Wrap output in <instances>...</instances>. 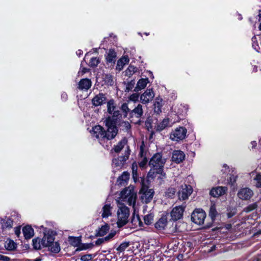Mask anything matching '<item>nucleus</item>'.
<instances>
[{"mask_svg": "<svg viewBox=\"0 0 261 261\" xmlns=\"http://www.w3.org/2000/svg\"><path fill=\"white\" fill-rule=\"evenodd\" d=\"M227 188L226 187H217L213 188L210 192V194L214 197H217L224 194L227 191Z\"/></svg>", "mask_w": 261, "mask_h": 261, "instance_id": "obj_18", "label": "nucleus"}, {"mask_svg": "<svg viewBox=\"0 0 261 261\" xmlns=\"http://www.w3.org/2000/svg\"><path fill=\"white\" fill-rule=\"evenodd\" d=\"M91 134L93 137L98 140L99 143L102 144L106 139V130L100 126L96 125L92 128Z\"/></svg>", "mask_w": 261, "mask_h": 261, "instance_id": "obj_6", "label": "nucleus"}, {"mask_svg": "<svg viewBox=\"0 0 261 261\" xmlns=\"http://www.w3.org/2000/svg\"><path fill=\"white\" fill-rule=\"evenodd\" d=\"M223 168V169H222V171L224 173H226V170L227 169H228V168H229V167L227 166V165L226 164H224Z\"/></svg>", "mask_w": 261, "mask_h": 261, "instance_id": "obj_61", "label": "nucleus"}, {"mask_svg": "<svg viewBox=\"0 0 261 261\" xmlns=\"http://www.w3.org/2000/svg\"><path fill=\"white\" fill-rule=\"evenodd\" d=\"M110 227L108 224H105L98 229L97 231V235L99 236H103L109 231Z\"/></svg>", "mask_w": 261, "mask_h": 261, "instance_id": "obj_36", "label": "nucleus"}, {"mask_svg": "<svg viewBox=\"0 0 261 261\" xmlns=\"http://www.w3.org/2000/svg\"><path fill=\"white\" fill-rule=\"evenodd\" d=\"M237 178V175H231L229 177V179H228V184L231 185H233L236 182Z\"/></svg>", "mask_w": 261, "mask_h": 261, "instance_id": "obj_53", "label": "nucleus"}, {"mask_svg": "<svg viewBox=\"0 0 261 261\" xmlns=\"http://www.w3.org/2000/svg\"><path fill=\"white\" fill-rule=\"evenodd\" d=\"M106 97L103 93H99L95 95L92 99V103L95 107L101 106L105 103Z\"/></svg>", "mask_w": 261, "mask_h": 261, "instance_id": "obj_16", "label": "nucleus"}, {"mask_svg": "<svg viewBox=\"0 0 261 261\" xmlns=\"http://www.w3.org/2000/svg\"><path fill=\"white\" fill-rule=\"evenodd\" d=\"M104 81L108 85L112 86L114 84L113 77L110 74H106L104 77Z\"/></svg>", "mask_w": 261, "mask_h": 261, "instance_id": "obj_45", "label": "nucleus"}, {"mask_svg": "<svg viewBox=\"0 0 261 261\" xmlns=\"http://www.w3.org/2000/svg\"><path fill=\"white\" fill-rule=\"evenodd\" d=\"M167 218L166 216L162 217L155 223V227L158 230H163L167 224Z\"/></svg>", "mask_w": 261, "mask_h": 261, "instance_id": "obj_25", "label": "nucleus"}, {"mask_svg": "<svg viewBox=\"0 0 261 261\" xmlns=\"http://www.w3.org/2000/svg\"><path fill=\"white\" fill-rule=\"evenodd\" d=\"M176 192V189L173 187H170L168 188L165 192V195L168 198H173L175 193Z\"/></svg>", "mask_w": 261, "mask_h": 261, "instance_id": "obj_43", "label": "nucleus"}, {"mask_svg": "<svg viewBox=\"0 0 261 261\" xmlns=\"http://www.w3.org/2000/svg\"><path fill=\"white\" fill-rule=\"evenodd\" d=\"M257 207V204L256 203H251L248 205L247 207H245L243 211L246 213H249L256 209Z\"/></svg>", "mask_w": 261, "mask_h": 261, "instance_id": "obj_48", "label": "nucleus"}, {"mask_svg": "<svg viewBox=\"0 0 261 261\" xmlns=\"http://www.w3.org/2000/svg\"><path fill=\"white\" fill-rule=\"evenodd\" d=\"M76 54L78 56L80 57L81 55L83 54V51L82 50L79 49L76 51Z\"/></svg>", "mask_w": 261, "mask_h": 261, "instance_id": "obj_63", "label": "nucleus"}, {"mask_svg": "<svg viewBox=\"0 0 261 261\" xmlns=\"http://www.w3.org/2000/svg\"><path fill=\"white\" fill-rule=\"evenodd\" d=\"M130 152L129 147L128 146H127L123 155L119 156L117 158L113 160L112 167L113 172H116L117 170H119L122 168L126 161L128 159Z\"/></svg>", "mask_w": 261, "mask_h": 261, "instance_id": "obj_4", "label": "nucleus"}, {"mask_svg": "<svg viewBox=\"0 0 261 261\" xmlns=\"http://www.w3.org/2000/svg\"><path fill=\"white\" fill-rule=\"evenodd\" d=\"M143 114V110L142 105L140 103L133 110L130 111L129 115L130 117H135L137 118H141Z\"/></svg>", "mask_w": 261, "mask_h": 261, "instance_id": "obj_19", "label": "nucleus"}, {"mask_svg": "<svg viewBox=\"0 0 261 261\" xmlns=\"http://www.w3.org/2000/svg\"><path fill=\"white\" fill-rule=\"evenodd\" d=\"M137 198L136 192L133 186H129L122 191L120 194L119 199L121 201L126 202L129 205L134 206Z\"/></svg>", "mask_w": 261, "mask_h": 261, "instance_id": "obj_2", "label": "nucleus"}, {"mask_svg": "<svg viewBox=\"0 0 261 261\" xmlns=\"http://www.w3.org/2000/svg\"><path fill=\"white\" fill-rule=\"evenodd\" d=\"M185 159L184 152L181 150H174L172 153V161L176 163L182 162Z\"/></svg>", "mask_w": 261, "mask_h": 261, "instance_id": "obj_17", "label": "nucleus"}, {"mask_svg": "<svg viewBox=\"0 0 261 261\" xmlns=\"http://www.w3.org/2000/svg\"><path fill=\"white\" fill-rule=\"evenodd\" d=\"M107 109L108 113L110 114H112L115 111V102L113 99H111L107 102Z\"/></svg>", "mask_w": 261, "mask_h": 261, "instance_id": "obj_38", "label": "nucleus"}, {"mask_svg": "<svg viewBox=\"0 0 261 261\" xmlns=\"http://www.w3.org/2000/svg\"><path fill=\"white\" fill-rule=\"evenodd\" d=\"M129 245V242H122L117 248V250L119 252L124 251Z\"/></svg>", "mask_w": 261, "mask_h": 261, "instance_id": "obj_47", "label": "nucleus"}, {"mask_svg": "<svg viewBox=\"0 0 261 261\" xmlns=\"http://www.w3.org/2000/svg\"><path fill=\"white\" fill-rule=\"evenodd\" d=\"M147 163V160L146 158H144L141 161L139 162V165L140 168H144Z\"/></svg>", "mask_w": 261, "mask_h": 261, "instance_id": "obj_54", "label": "nucleus"}, {"mask_svg": "<svg viewBox=\"0 0 261 261\" xmlns=\"http://www.w3.org/2000/svg\"><path fill=\"white\" fill-rule=\"evenodd\" d=\"M129 178V173L127 171H124L118 178L117 182L118 185L124 186Z\"/></svg>", "mask_w": 261, "mask_h": 261, "instance_id": "obj_23", "label": "nucleus"}, {"mask_svg": "<svg viewBox=\"0 0 261 261\" xmlns=\"http://www.w3.org/2000/svg\"><path fill=\"white\" fill-rule=\"evenodd\" d=\"M129 62V59L127 57H124L118 60L116 66V69L120 71L123 66Z\"/></svg>", "mask_w": 261, "mask_h": 261, "instance_id": "obj_32", "label": "nucleus"}, {"mask_svg": "<svg viewBox=\"0 0 261 261\" xmlns=\"http://www.w3.org/2000/svg\"><path fill=\"white\" fill-rule=\"evenodd\" d=\"M15 234L18 237H19L20 233H21V231H20V227H16L15 229Z\"/></svg>", "mask_w": 261, "mask_h": 261, "instance_id": "obj_58", "label": "nucleus"}, {"mask_svg": "<svg viewBox=\"0 0 261 261\" xmlns=\"http://www.w3.org/2000/svg\"><path fill=\"white\" fill-rule=\"evenodd\" d=\"M48 250L54 253H58L61 250L60 245L58 242H54L48 246H47Z\"/></svg>", "mask_w": 261, "mask_h": 261, "instance_id": "obj_34", "label": "nucleus"}, {"mask_svg": "<svg viewBox=\"0 0 261 261\" xmlns=\"http://www.w3.org/2000/svg\"><path fill=\"white\" fill-rule=\"evenodd\" d=\"M185 207V204L174 207L170 213L172 220L175 221L181 219Z\"/></svg>", "mask_w": 261, "mask_h": 261, "instance_id": "obj_11", "label": "nucleus"}, {"mask_svg": "<svg viewBox=\"0 0 261 261\" xmlns=\"http://www.w3.org/2000/svg\"><path fill=\"white\" fill-rule=\"evenodd\" d=\"M132 223L134 226H135V227H137L138 226H141L142 225V222H141L138 215H137L136 216H133L132 219Z\"/></svg>", "mask_w": 261, "mask_h": 261, "instance_id": "obj_41", "label": "nucleus"}, {"mask_svg": "<svg viewBox=\"0 0 261 261\" xmlns=\"http://www.w3.org/2000/svg\"><path fill=\"white\" fill-rule=\"evenodd\" d=\"M115 234H116V232H110L107 236H106L104 238L105 239V241H110L115 236Z\"/></svg>", "mask_w": 261, "mask_h": 261, "instance_id": "obj_55", "label": "nucleus"}, {"mask_svg": "<svg viewBox=\"0 0 261 261\" xmlns=\"http://www.w3.org/2000/svg\"><path fill=\"white\" fill-rule=\"evenodd\" d=\"M258 16L259 17V21H261V10H259L258 11Z\"/></svg>", "mask_w": 261, "mask_h": 261, "instance_id": "obj_64", "label": "nucleus"}, {"mask_svg": "<svg viewBox=\"0 0 261 261\" xmlns=\"http://www.w3.org/2000/svg\"><path fill=\"white\" fill-rule=\"evenodd\" d=\"M192 187L190 185H182L181 189L178 191V199L180 200H185L188 198L192 192Z\"/></svg>", "mask_w": 261, "mask_h": 261, "instance_id": "obj_13", "label": "nucleus"}, {"mask_svg": "<svg viewBox=\"0 0 261 261\" xmlns=\"http://www.w3.org/2000/svg\"><path fill=\"white\" fill-rule=\"evenodd\" d=\"M92 255L91 254H85L81 257L82 261H89L92 259Z\"/></svg>", "mask_w": 261, "mask_h": 261, "instance_id": "obj_52", "label": "nucleus"}, {"mask_svg": "<svg viewBox=\"0 0 261 261\" xmlns=\"http://www.w3.org/2000/svg\"><path fill=\"white\" fill-rule=\"evenodd\" d=\"M88 71H89V69L86 68H85V67L81 69V72H82V74L86 73V72H88Z\"/></svg>", "mask_w": 261, "mask_h": 261, "instance_id": "obj_62", "label": "nucleus"}, {"mask_svg": "<svg viewBox=\"0 0 261 261\" xmlns=\"http://www.w3.org/2000/svg\"><path fill=\"white\" fill-rule=\"evenodd\" d=\"M113 207L110 204H105L102 208L101 217L102 218H107L112 214Z\"/></svg>", "mask_w": 261, "mask_h": 261, "instance_id": "obj_22", "label": "nucleus"}, {"mask_svg": "<svg viewBox=\"0 0 261 261\" xmlns=\"http://www.w3.org/2000/svg\"><path fill=\"white\" fill-rule=\"evenodd\" d=\"M120 109L123 113L124 117L126 118L127 116L128 113H130V110L128 108L127 103L126 102L122 103Z\"/></svg>", "mask_w": 261, "mask_h": 261, "instance_id": "obj_44", "label": "nucleus"}, {"mask_svg": "<svg viewBox=\"0 0 261 261\" xmlns=\"http://www.w3.org/2000/svg\"><path fill=\"white\" fill-rule=\"evenodd\" d=\"M137 70V68L134 66L129 65L125 71V75L130 77Z\"/></svg>", "mask_w": 261, "mask_h": 261, "instance_id": "obj_39", "label": "nucleus"}, {"mask_svg": "<svg viewBox=\"0 0 261 261\" xmlns=\"http://www.w3.org/2000/svg\"><path fill=\"white\" fill-rule=\"evenodd\" d=\"M141 201L145 203L150 202L153 197L154 191L152 189H148L147 187H143L141 191Z\"/></svg>", "mask_w": 261, "mask_h": 261, "instance_id": "obj_8", "label": "nucleus"}, {"mask_svg": "<svg viewBox=\"0 0 261 261\" xmlns=\"http://www.w3.org/2000/svg\"><path fill=\"white\" fill-rule=\"evenodd\" d=\"M117 125L122 129L123 131L128 132L130 129V124L127 121L121 120L117 124Z\"/></svg>", "mask_w": 261, "mask_h": 261, "instance_id": "obj_31", "label": "nucleus"}, {"mask_svg": "<svg viewBox=\"0 0 261 261\" xmlns=\"http://www.w3.org/2000/svg\"><path fill=\"white\" fill-rule=\"evenodd\" d=\"M106 125L107 126V131H106L107 140H110L115 137L118 134V128L116 124L112 123L111 122L106 121Z\"/></svg>", "mask_w": 261, "mask_h": 261, "instance_id": "obj_9", "label": "nucleus"}, {"mask_svg": "<svg viewBox=\"0 0 261 261\" xmlns=\"http://www.w3.org/2000/svg\"><path fill=\"white\" fill-rule=\"evenodd\" d=\"M169 126V119L168 118L164 119L163 121L158 124L157 130L161 131Z\"/></svg>", "mask_w": 261, "mask_h": 261, "instance_id": "obj_35", "label": "nucleus"}, {"mask_svg": "<svg viewBox=\"0 0 261 261\" xmlns=\"http://www.w3.org/2000/svg\"><path fill=\"white\" fill-rule=\"evenodd\" d=\"M91 86V81L88 79H82L79 83L78 88L81 90H88Z\"/></svg>", "mask_w": 261, "mask_h": 261, "instance_id": "obj_21", "label": "nucleus"}, {"mask_svg": "<svg viewBox=\"0 0 261 261\" xmlns=\"http://www.w3.org/2000/svg\"><path fill=\"white\" fill-rule=\"evenodd\" d=\"M217 215V212L216 207L214 205H213L210 207L209 212V216L211 218L213 221L215 220Z\"/></svg>", "mask_w": 261, "mask_h": 261, "instance_id": "obj_42", "label": "nucleus"}, {"mask_svg": "<svg viewBox=\"0 0 261 261\" xmlns=\"http://www.w3.org/2000/svg\"><path fill=\"white\" fill-rule=\"evenodd\" d=\"M149 82V80L148 78L145 79H141L137 82V85L135 88L134 91L136 92L141 90L142 89H144L146 87L148 83Z\"/></svg>", "mask_w": 261, "mask_h": 261, "instance_id": "obj_26", "label": "nucleus"}, {"mask_svg": "<svg viewBox=\"0 0 261 261\" xmlns=\"http://www.w3.org/2000/svg\"><path fill=\"white\" fill-rule=\"evenodd\" d=\"M138 95L137 94H133L130 96V99L133 101H136L138 100Z\"/></svg>", "mask_w": 261, "mask_h": 261, "instance_id": "obj_57", "label": "nucleus"}, {"mask_svg": "<svg viewBox=\"0 0 261 261\" xmlns=\"http://www.w3.org/2000/svg\"><path fill=\"white\" fill-rule=\"evenodd\" d=\"M135 84V80H132L129 82H128L126 84V89L125 91L126 92H129V91L132 90V89L134 87Z\"/></svg>", "mask_w": 261, "mask_h": 261, "instance_id": "obj_51", "label": "nucleus"}, {"mask_svg": "<svg viewBox=\"0 0 261 261\" xmlns=\"http://www.w3.org/2000/svg\"><path fill=\"white\" fill-rule=\"evenodd\" d=\"M165 163L166 159L163 158L161 153L154 154L149 162V165L151 167V169L148 173V177L154 178L156 174H160L161 178L165 177L166 174L163 171V168Z\"/></svg>", "mask_w": 261, "mask_h": 261, "instance_id": "obj_1", "label": "nucleus"}, {"mask_svg": "<svg viewBox=\"0 0 261 261\" xmlns=\"http://www.w3.org/2000/svg\"><path fill=\"white\" fill-rule=\"evenodd\" d=\"M61 98L64 101L66 100L67 99V94L65 93H63L61 95Z\"/></svg>", "mask_w": 261, "mask_h": 261, "instance_id": "obj_60", "label": "nucleus"}, {"mask_svg": "<svg viewBox=\"0 0 261 261\" xmlns=\"http://www.w3.org/2000/svg\"><path fill=\"white\" fill-rule=\"evenodd\" d=\"M154 97V93L152 89H147L140 96V101L143 104H147L151 101Z\"/></svg>", "mask_w": 261, "mask_h": 261, "instance_id": "obj_14", "label": "nucleus"}, {"mask_svg": "<svg viewBox=\"0 0 261 261\" xmlns=\"http://www.w3.org/2000/svg\"><path fill=\"white\" fill-rule=\"evenodd\" d=\"M206 216V213L202 209H196L191 215V220L195 224L202 225L204 223Z\"/></svg>", "mask_w": 261, "mask_h": 261, "instance_id": "obj_5", "label": "nucleus"}, {"mask_svg": "<svg viewBox=\"0 0 261 261\" xmlns=\"http://www.w3.org/2000/svg\"><path fill=\"white\" fill-rule=\"evenodd\" d=\"M56 235V232L51 229L44 230V236L42 238L44 245L45 247L48 246L55 241V237Z\"/></svg>", "mask_w": 261, "mask_h": 261, "instance_id": "obj_12", "label": "nucleus"}, {"mask_svg": "<svg viewBox=\"0 0 261 261\" xmlns=\"http://www.w3.org/2000/svg\"><path fill=\"white\" fill-rule=\"evenodd\" d=\"M116 53L113 49H110L106 57V61L108 63H115L116 60Z\"/></svg>", "mask_w": 261, "mask_h": 261, "instance_id": "obj_24", "label": "nucleus"}, {"mask_svg": "<svg viewBox=\"0 0 261 261\" xmlns=\"http://www.w3.org/2000/svg\"><path fill=\"white\" fill-rule=\"evenodd\" d=\"M11 260L10 258L7 256L3 255L2 258L1 260L2 261H10Z\"/></svg>", "mask_w": 261, "mask_h": 261, "instance_id": "obj_59", "label": "nucleus"}, {"mask_svg": "<svg viewBox=\"0 0 261 261\" xmlns=\"http://www.w3.org/2000/svg\"><path fill=\"white\" fill-rule=\"evenodd\" d=\"M154 216L152 213L144 216V221L145 224L149 225L153 223Z\"/></svg>", "mask_w": 261, "mask_h": 261, "instance_id": "obj_40", "label": "nucleus"}, {"mask_svg": "<svg viewBox=\"0 0 261 261\" xmlns=\"http://www.w3.org/2000/svg\"><path fill=\"white\" fill-rule=\"evenodd\" d=\"M117 224L119 227H121L127 224L130 215L129 209L123 203H119L117 210Z\"/></svg>", "mask_w": 261, "mask_h": 261, "instance_id": "obj_3", "label": "nucleus"}, {"mask_svg": "<svg viewBox=\"0 0 261 261\" xmlns=\"http://www.w3.org/2000/svg\"><path fill=\"white\" fill-rule=\"evenodd\" d=\"M162 107V99L156 98L154 103V112L159 113L162 112L161 108Z\"/></svg>", "mask_w": 261, "mask_h": 261, "instance_id": "obj_37", "label": "nucleus"}, {"mask_svg": "<svg viewBox=\"0 0 261 261\" xmlns=\"http://www.w3.org/2000/svg\"><path fill=\"white\" fill-rule=\"evenodd\" d=\"M99 63V60L96 57L92 58L89 62V65L91 67H95Z\"/></svg>", "mask_w": 261, "mask_h": 261, "instance_id": "obj_50", "label": "nucleus"}, {"mask_svg": "<svg viewBox=\"0 0 261 261\" xmlns=\"http://www.w3.org/2000/svg\"><path fill=\"white\" fill-rule=\"evenodd\" d=\"M105 241V238H100L95 241V245H100Z\"/></svg>", "mask_w": 261, "mask_h": 261, "instance_id": "obj_56", "label": "nucleus"}, {"mask_svg": "<svg viewBox=\"0 0 261 261\" xmlns=\"http://www.w3.org/2000/svg\"><path fill=\"white\" fill-rule=\"evenodd\" d=\"M187 129L184 127H177L171 134L170 139L178 142L185 139L187 134Z\"/></svg>", "mask_w": 261, "mask_h": 261, "instance_id": "obj_7", "label": "nucleus"}, {"mask_svg": "<svg viewBox=\"0 0 261 261\" xmlns=\"http://www.w3.org/2000/svg\"><path fill=\"white\" fill-rule=\"evenodd\" d=\"M253 191L248 188H244L241 189L238 193V196L242 200H249L253 196Z\"/></svg>", "mask_w": 261, "mask_h": 261, "instance_id": "obj_15", "label": "nucleus"}, {"mask_svg": "<svg viewBox=\"0 0 261 261\" xmlns=\"http://www.w3.org/2000/svg\"><path fill=\"white\" fill-rule=\"evenodd\" d=\"M113 115L112 117H109L106 120V121H109L112 122V123L116 124L121 121L122 114L119 111H116L112 113Z\"/></svg>", "mask_w": 261, "mask_h": 261, "instance_id": "obj_20", "label": "nucleus"}, {"mask_svg": "<svg viewBox=\"0 0 261 261\" xmlns=\"http://www.w3.org/2000/svg\"><path fill=\"white\" fill-rule=\"evenodd\" d=\"M1 224L3 229L11 228L13 227V221L8 217H6L1 219Z\"/></svg>", "mask_w": 261, "mask_h": 261, "instance_id": "obj_28", "label": "nucleus"}, {"mask_svg": "<svg viewBox=\"0 0 261 261\" xmlns=\"http://www.w3.org/2000/svg\"><path fill=\"white\" fill-rule=\"evenodd\" d=\"M32 244L33 248L35 250H40L41 248L45 247V246L44 245L42 238L40 239L38 237L33 239Z\"/></svg>", "mask_w": 261, "mask_h": 261, "instance_id": "obj_29", "label": "nucleus"}, {"mask_svg": "<svg viewBox=\"0 0 261 261\" xmlns=\"http://www.w3.org/2000/svg\"><path fill=\"white\" fill-rule=\"evenodd\" d=\"M22 232L25 239H31L34 234V230L30 225L23 227Z\"/></svg>", "mask_w": 261, "mask_h": 261, "instance_id": "obj_27", "label": "nucleus"}, {"mask_svg": "<svg viewBox=\"0 0 261 261\" xmlns=\"http://www.w3.org/2000/svg\"><path fill=\"white\" fill-rule=\"evenodd\" d=\"M253 179L255 186L257 188H261V174H257Z\"/></svg>", "mask_w": 261, "mask_h": 261, "instance_id": "obj_49", "label": "nucleus"}, {"mask_svg": "<svg viewBox=\"0 0 261 261\" xmlns=\"http://www.w3.org/2000/svg\"><path fill=\"white\" fill-rule=\"evenodd\" d=\"M68 241L69 244L73 247H78L76 251H80L83 250H86L89 248V244H84L82 246H79L81 243V237H68Z\"/></svg>", "mask_w": 261, "mask_h": 261, "instance_id": "obj_10", "label": "nucleus"}, {"mask_svg": "<svg viewBox=\"0 0 261 261\" xmlns=\"http://www.w3.org/2000/svg\"><path fill=\"white\" fill-rule=\"evenodd\" d=\"M127 140L126 138H123L114 147V150L115 152H119L127 144Z\"/></svg>", "mask_w": 261, "mask_h": 261, "instance_id": "obj_33", "label": "nucleus"}, {"mask_svg": "<svg viewBox=\"0 0 261 261\" xmlns=\"http://www.w3.org/2000/svg\"><path fill=\"white\" fill-rule=\"evenodd\" d=\"M5 247L8 251H13L16 249L17 244L13 240L8 239L5 242Z\"/></svg>", "mask_w": 261, "mask_h": 261, "instance_id": "obj_30", "label": "nucleus"}, {"mask_svg": "<svg viewBox=\"0 0 261 261\" xmlns=\"http://www.w3.org/2000/svg\"><path fill=\"white\" fill-rule=\"evenodd\" d=\"M132 169L133 177L135 181L136 182L137 181V177H138L137 165L136 163H134L132 164Z\"/></svg>", "mask_w": 261, "mask_h": 261, "instance_id": "obj_46", "label": "nucleus"}]
</instances>
